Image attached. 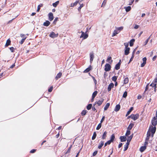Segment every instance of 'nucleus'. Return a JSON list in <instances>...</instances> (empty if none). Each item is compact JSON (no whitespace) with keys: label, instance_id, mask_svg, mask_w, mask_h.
Here are the masks:
<instances>
[{"label":"nucleus","instance_id":"nucleus-42","mask_svg":"<svg viewBox=\"0 0 157 157\" xmlns=\"http://www.w3.org/2000/svg\"><path fill=\"white\" fill-rule=\"evenodd\" d=\"M87 113V111L86 110H83L82 113L81 114L82 116L85 115Z\"/></svg>","mask_w":157,"mask_h":157},{"label":"nucleus","instance_id":"nucleus-49","mask_svg":"<svg viewBox=\"0 0 157 157\" xmlns=\"http://www.w3.org/2000/svg\"><path fill=\"white\" fill-rule=\"evenodd\" d=\"M84 5L82 4L80 5V6L78 8V11H80L81 8Z\"/></svg>","mask_w":157,"mask_h":157},{"label":"nucleus","instance_id":"nucleus-11","mask_svg":"<svg viewBox=\"0 0 157 157\" xmlns=\"http://www.w3.org/2000/svg\"><path fill=\"white\" fill-rule=\"evenodd\" d=\"M130 50L129 48H125L124 54L125 55H127L129 54Z\"/></svg>","mask_w":157,"mask_h":157},{"label":"nucleus","instance_id":"nucleus-12","mask_svg":"<svg viewBox=\"0 0 157 157\" xmlns=\"http://www.w3.org/2000/svg\"><path fill=\"white\" fill-rule=\"evenodd\" d=\"M114 84L113 83H111L108 86V90L109 91L111 90V88L113 87Z\"/></svg>","mask_w":157,"mask_h":157},{"label":"nucleus","instance_id":"nucleus-34","mask_svg":"<svg viewBox=\"0 0 157 157\" xmlns=\"http://www.w3.org/2000/svg\"><path fill=\"white\" fill-rule=\"evenodd\" d=\"M59 1H57L55 3H53L52 5L54 7H56L59 4Z\"/></svg>","mask_w":157,"mask_h":157},{"label":"nucleus","instance_id":"nucleus-22","mask_svg":"<svg viewBox=\"0 0 157 157\" xmlns=\"http://www.w3.org/2000/svg\"><path fill=\"white\" fill-rule=\"evenodd\" d=\"M124 9L125 10L126 12H128L131 10V6H128L127 7H124Z\"/></svg>","mask_w":157,"mask_h":157},{"label":"nucleus","instance_id":"nucleus-21","mask_svg":"<svg viewBox=\"0 0 157 157\" xmlns=\"http://www.w3.org/2000/svg\"><path fill=\"white\" fill-rule=\"evenodd\" d=\"M146 148V147L145 146H142L140 148V151L141 152H143Z\"/></svg>","mask_w":157,"mask_h":157},{"label":"nucleus","instance_id":"nucleus-1","mask_svg":"<svg viewBox=\"0 0 157 157\" xmlns=\"http://www.w3.org/2000/svg\"><path fill=\"white\" fill-rule=\"evenodd\" d=\"M156 128L155 127H153L151 126L149 127V131L151 132V135L153 136L154 134L155 133L156 131Z\"/></svg>","mask_w":157,"mask_h":157},{"label":"nucleus","instance_id":"nucleus-28","mask_svg":"<svg viewBox=\"0 0 157 157\" xmlns=\"http://www.w3.org/2000/svg\"><path fill=\"white\" fill-rule=\"evenodd\" d=\"M78 1H76L74 3H71V4L70 6L71 7H73L75 6H76L78 3Z\"/></svg>","mask_w":157,"mask_h":157},{"label":"nucleus","instance_id":"nucleus-60","mask_svg":"<svg viewBox=\"0 0 157 157\" xmlns=\"http://www.w3.org/2000/svg\"><path fill=\"white\" fill-rule=\"evenodd\" d=\"M93 79L94 81V82L95 84V85H96L97 83V81L94 77L93 78Z\"/></svg>","mask_w":157,"mask_h":157},{"label":"nucleus","instance_id":"nucleus-24","mask_svg":"<svg viewBox=\"0 0 157 157\" xmlns=\"http://www.w3.org/2000/svg\"><path fill=\"white\" fill-rule=\"evenodd\" d=\"M134 126V124L132 123L130 124L129 126H128V127L127 128V130H130L132 127Z\"/></svg>","mask_w":157,"mask_h":157},{"label":"nucleus","instance_id":"nucleus-43","mask_svg":"<svg viewBox=\"0 0 157 157\" xmlns=\"http://www.w3.org/2000/svg\"><path fill=\"white\" fill-rule=\"evenodd\" d=\"M101 123H100L98 124V126H97V128H96V129L97 130H99L100 128H101Z\"/></svg>","mask_w":157,"mask_h":157},{"label":"nucleus","instance_id":"nucleus-7","mask_svg":"<svg viewBox=\"0 0 157 157\" xmlns=\"http://www.w3.org/2000/svg\"><path fill=\"white\" fill-rule=\"evenodd\" d=\"M58 36V34H56L54 32H52L50 34L49 36L52 38H55L57 37Z\"/></svg>","mask_w":157,"mask_h":157},{"label":"nucleus","instance_id":"nucleus-59","mask_svg":"<svg viewBox=\"0 0 157 157\" xmlns=\"http://www.w3.org/2000/svg\"><path fill=\"white\" fill-rule=\"evenodd\" d=\"M148 41V40H147L145 41V42H144V45L145 46V45H146L147 44V43Z\"/></svg>","mask_w":157,"mask_h":157},{"label":"nucleus","instance_id":"nucleus-30","mask_svg":"<svg viewBox=\"0 0 157 157\" xmlns=\"http://www.w3.org/2000/svg\"><path fill=\"white\" fill-rule=\"evenodd\" d=\"M133 134H132L130 136H128L127 140V141L128 142V141L130 142V141H131V140L133 137Z\"/></svg>","mask_w":157,"mask_h":157},{"label":"nucleus","instance_id":"nucleus-26","mask_svg":"<svg viewBox=\"0 0 157 157\" xmlns=\"http://www.w3.org/2000/svg\"><path fill=\"white\" fill-rule=\"evenodd\" d=\"M135 40L134 39H132L130 41L129 45L130 46H132L133 45L134 42H135Z\"/></svg>","mask_w":157,"mask_h":157},{"label":"nucleus","instance_id":"nucleus-45","mask_svg":"<svg viewBox=\"0 0 157 157\" xmlns=\"http://www.w3.org/2000/svg\"><path fill=\"white\" fill-rule=\"evenodd\" d=\"M127 95V91H125L123 95V97L124 98H126Z\"/></svg>","mask_w":157,"mask_h":157},{"label":"nucleus","instance_id":"nucleus-57","mask_svg":"<svg viewBox=\"0 0 157 157\" xmlns=\"http://www.w3.org/2000/svg\"><path fill=\"white\" fill-rule=\"evenodd\" d=\"M104 119H105V117L104 116H103L101 121H100V123H102V122L103 121H104Z\"/></svg>","mask_w":157,"mask_h":157},{"label":"nucleus","instance_id":"nucleus-55","mask_svg":"<svg viewBox=\"0 0 157 157\" xmlns=\"http://www.w3.org/2000/svg\"><path fill=\"white\" fill-rule=\"evenodd\" d=\"M53 86H51L48 89V91L49 92H51L52 90V89H53Z\"/></svg>","mask_w":157,"mask_h":157},{"label":"nucleus","instance_id":"nucleus-2","mask_svg":"<svg viewBox=\"0 0 157 157\" xmlns=\"http://www.w3.org/2000/svg\"><path fill=\"white\" fill-rule=\"evenodd\" d=\"M152 124L154 126L157 124V117H154L152 120Z\"/></svg>","mask_w":157,"mask_h":157},{"label":"nucleus","instance_id":"nucleus-61","mask_svg":"<svg viewBox=\"0 0 157 157\" xmlns=\"http://www.w3.org/2000/svg\"><path fill=\"white\" fill-rule=\"evenodd\" d=\"M97 152H98L97 151H95L93 153V155L94 156H95L97 154Z\"/></svg>","mask_w":157,"mask_h":157},{"label":"nucleus","instance_id":"nucleus-32","mask_svg":"<svg viewBox=\"0 0 157 157\" xmlns=\"http://www.w3.org/2000/svg\"><path fill=\"white\" fill-rule=\"evenodd\" d=\"M133 107H131L130 108V109H129V110L127 112V114H126V116H127L133 110Z\"/></svg>","mask_w":157,"mask_h":157},{"label":"nucleus","instance_id":"nucleus-63","mask_svg":"<svg viewBox=\"0 0 157 157\" xmlns=\"http://www.w3.org/2000/svg\"><path fill=\"white\" fill-rule=\"evenodd\" d=\"M36 151V150L35 149H33L30 151V152L31 153H33Z\"/></svg>","mask_w":157,"mask_h":157},{"label":"nucleus","instance_id":"nucleus-10","mask_svg":"<svg viewBox=\"0 0 157 157\" xmlns=\"http://www.w3.org/2000/svg\"><path fill=\"white\" fill-rule=\"evenodd\" d=\"M121 60H120L119 62L115 65V68L116 70H118L120 69L121 65Z\"/></svg>","mask_w":157,"mask_h":157},{"label":"nucleus","instance_id":"nucleus-53","mask_svg":"<svg viewBox=\"0 0 157 157\" xmlns=\"http://www.w3.org/2000/svg\"><path fill=\"white\" fill-rule=\"evenodd\" d=\"M58 17L56 18H55V19H54V21H53L54 24H56V22L58 21Z\"/></svg>","mask_w":157,"mask_h":157},{"label":"nucleus","instance_id":"nucleus-23","mask_svg":"<svg viewBox=\"0 0 157 157\" xmlns=\"http://www.w3.org/2000/svg\"><path fill=\"white\" fill-rule=\"evenodd\" d=\"M11 43V41L10 39H8L6 43V44H5V46L6 47H7L8 46L10 45Z\"/></svg>","mask_w":157,"mask_h":157},{"label":"nucleus","instance_id":"nucleus-62","mask_svg":"<svg viewBox=\"0 0 157 157\" xmlns=\"http://www.w3.org/2000/svg\"><path fill=\"white\" fill-rule=\"evenodd\" d=\"M14 48L13 47H11L10 48V50L11 52H13Z\"/></svg>","mask_w":157,"mask_h":157},{"label":"nucleus","instance_id":"nucleus-47","mask_svg":"<svg viewBox=\"0 0 157 157\" xmlns=\"http://www.w3.org/2000/svg\"><path fill=\"white\" fill-rule=\"evenodd\" d=\"M117 79V77L116 76H113L112 78V80L113 81L116 82Z\"/></svg>","mask_w":157,"mask_h":157},{"label":"nucleus","instance_id":"nucleus-38","mask_svg":"<svg viewBox=\"0 0 157 157\" xmlns=\"http://www.w3.org/2000/svg\"><path fill=\"white\" fill-rule=\"evenodd\" d=\"M92 106V105L91 104H89L88 105L86 106V109L87 110H90Z\"/></svg>","mask_w":157,"mask_h":157},{"label":"nucleus","instance_id":"nucleus-51","mask_svg":"<svg viewBox=\"0 0 157 157\" xmlns=\"http://www.w3.org/2000/svg\"><path fill=\"white\" fill-rule=\"evenodd\" d=\"M124 45L125 47V48H128V43H124Z\"/></svg>","mask_w":157,"mask_h":157},{"label":"nucleus","instance_id":"nucleus-35","mask_svg":"<svg viewBox=\"0 0 157 157\" xmlns=\"http://www.w3.org/2000/svg\"><path fill=\"white\" fill-rule=\"evenodd\" d=\"M116 29L120 33L121 31L123 29V27L121 26L119 27H117L116 28Z\"/></svg>","mask_w":157,"mask_h":157},{"label":"nucleus","instance_id":"nucleus-16","mask_svg":"<svg viewBox=\"0 0 157 157\" xmlns=\"http://www.w3.org/2000/svg\"><path fill=\"white\" fill-rule=\"evenodd\" d=\"M107 133V132L106 131L104 132V133L102 136V138H101V139L102 140H104L106 139Z\"/></svg>","mask_w":157,"mask_h":157},{"label":"nucleus","instance_id":"nucleus-37","mask_svg":"<svg viewBox=\"0 0 157 157\" xmlns=\"http://www.w3.org/2000/svg\"><path fill=\"white\" fill-rule=\"evenodd\" d=\"M151 132L148 130L147 134V139H148V137L150 136L151 135Z\"/></svg>","mask_w":157,"mask_h":157},{"label":"nucleus","instance_id":"nucleus-48","mask_svg":"<svg viewBox=\"0 0 157 157\" xmlns=\"http://www.w3.org/2000/svg\"><path fill=\"white\" fill-rule=\"evenodd\" d=\"M26 37H25V38L22 39H21V41L20 42V43L21 44H22L23 43V42H24L25 40L26 39Z\"/></svg>","mask_w":157,"mask_h":157},{"label":"nucleus","instance_id":"nucleus-31","mask_svg":"<svg viewBox=\"0 0 157 157\" xmlns=\"http://www.w3.org/2000/svg\"><path fill=\"white\" fill-rule=\"evenodd\" d=\"M107 61L110 63H111L113 62V60H112V57L110 56L108 57Z\"/></svg>","mask_w":157,"mask_h":157},{"label":"nucleus","instance_id":"nucleus-20","mask_svg":"<svg viewBox=\"0 0 157 157\" xmlns=\"http://www.w3.org/2000/svg\"><path fill=\"white\" fill-rule=\"evenodd\" d=\"M50 24V22L48 21H46L43 23V25L46 26H48Z\"/></svg>","mask_w":157,"mask_h":157},{"label":"nucleus","instance_id":"nucleus-58","mask_svg":"<svg viewBox=\"0 0 157 157\" xmlns=\"http://www.w3.org/2000/svg\"><path fill=\"white\" fill-rule=\"evenodd\" d=\"M20 36L21 37H23V38H25V37H26V36H25V35L22 34H20Z\"/></svg>","mask_w":157,"mask_h":157},{"label":"nucleus","instance_id":"nucleus-40","mask_svg":"<svg viewBox=\"0 0 157 157\" xmlns=\"http://www.w3.org/2000/svg\"><path fill=\"white\" fill-rule=\"evenodd\" d=\"M43 6V4H40L37 7V12H39V10H40V8L41 7H42Z\"/></svg>","mask_w":157,"mask_h":157},{"label":"nucleus","instance_id":"nucleus-9","mask_svg":"<svg viewBox=\"0 0 157 157\" xmlns=\"http://www.w3.org/2000/svg\"><path fill=\"white\" fill-rule=\"evenodd\" d=\"M48 19L50 21H52L54 18L53 14L52 13H50L48 14Z\"/></svg>","mask_w":157,"mask_h":157},{"label":"nucleus","instance_id":"nucleus-3","mask_svg":"<svg viewBox=\"0 0 157 157\" xmlns=\"http://www.w3.org/2000/svg\"><path fill=\"white\" fill-rule=\"evenodd\" d=\"M81 33H82V34L80 37V38L82 37L83 40L85 39L88 37V34H86V33H85L84 32H82V31L81 32Z\"/></svg>","mask_w":157,"mask_h":157},{"label":"nucleus","instance_id":"nucleus-14","mask_svg":"<svg viewBox=\"0 0 157 157\" xmlns=\"http://www.w3.org/2000/svg\"><path fill=\"white\" fill-rule=\"evenodd\" d=\"M90 62L91 63L93 61L94 58V55L93 53H90Z\"/></svg>","mask_w":157,"mask_h":157},{"label":"nucleus","instance_id":"nucleus-41","mask_svg":"<svg viewBox=\"0 0 157 157\" xmlns=\"http://www.w3.org/2000/svg\"><path fill=\"white\" fill-rule=\"evenodd\" d=\"M96 135H96V132H94L92 138V140H94L95 139V138H96Z\"/></svg>","mask_w":157,"mask_h":157},{"label":"nucleus","instance_id":"nucleus-33","mask_svg":"<svg viewBox=\"0 0 157 157\" xmlns=\"http://www.w3.org/2000/svg\"><path fill=\"white\" fill-rule=\"evenodd\" d=\"M128 77L126 78H124V84H127L128 82Z\"/></svg>","mask_w":157,"mask_h":157},{"label":"nucleus","instance_id":"nucleus-4","mask_svg":"<svg viewBox=\"0 0 157 157\" xmlns=\"http://www.w3.org/2000/svg\"><path fill=\"white\" fill-rule=\"evenodd\" d=\"M104 100L103 98H101L98 101L95 102L94 104V106H95L96 104H97L98 106L100 105L103 102Z\"/></svg>","mask_w":157,"mask_h":157},{"label":"nucleus","instance_id":"nucleus-5","mask_svg":"<svg viewBox=\"0 0 157 157\" xmlns=\"http://www.w3.org/2000/svg\"><path fill=\"white\" fill-rule=\"evenodd\" d=\"M139 116L138 114H136L135 115L132 114L129 117L134 120L135 121L138 118Z\"/></svg>","mask_w":157,"mask_h":157},{"label":"nucleus","instance_id":"nucleus-44","mask_svg":"<svg viewBox=\"0 0 157 157\" xmlns=\"http://www.w3.org/2000/svg\"><path fill=\"white\" fill-rule=\"evenodd\" d=\"M130 133H131V132H130V130H127V131L126 132V134H125V136H128V135H129L130 134Z\"/></svg>","mask_w":157,"mask_h":157},{"label":"nucleus","instance_id":"nucleus-39","mask_svg":"<svg viewBox=\"0 0 157 157\" xmlns=\"http://www.w3.org/2000/svg\"><path fill=\"white\" fill-rule=\"evenodd\" d=\"M98 93V92L97 91H95L92 94V97H93V98H94L96 95H97Z\"/></svg>","mask_w":157,"mask_h":157},{"label":"nucleus","instance_id":"nucleus-27","mask_svg":"<svg viewBox=\"0 0 157 157\" xmlns=\"http://www.w3.org/2000/svg\"><path fill=\"white\" fill-rule=\"evenodd\" d=\"M110 105V103H107L104 108V109L105 110H107Z\"/></svg>","mask_w":157,"mask_h":157},{"label":"nucleus","instance_id":"nucleus-15","mask_svg":"<svg viewBox=\"0 0 157 157\" xmlns=\"http://www.w3.org/2000/svg\"><path fill=\"white\" fill-rule=\"evenodd\" d=\"M119 33V32L117 29H116L113 32V33L112 34V36L113 37L115 35H116L117 34H118V33Z\"/></svg>","mask_w":157,"mask_h":157},{"label":"nucleus","instance_id":"nucleus-25","mask_svg":"<svg viewBox=\"0 0 157 157\" xmlns=\"http://www.w3.org/2000/svg\"><path fill=\"white\" fill-rule=\"evenodd\" d=\"M104 144V142L103 141H101V143L99 144V145L98 146V148L99 149H101L102 146Z\"/></svg>","mask_w":157,"mask_h":157},{"label":"nucleus","instance_id":"nucleus-19","mask_svg":"<svg viewBox=\"0 0 157 157\" xmlns=\"http://www.w3.org/2000/svg\"><path fill=\"white\" fill-rule=\"evenodd\" d=\"M150 86L154 87L155 91H156V83H151L149 86Z\"/></svg>","mask_w":157,"mask_h":157},{"label":"nucleus","instance_id":"nucleus-52","mask_svg":"<svg viewBox=\"0 0 157 157\" xmlns=\"http://www.w3.org/2000/svg\"><path fill=\"white\" fill-rule=\"evenodd\" d=\"M134 0H131V1L129 2L128 5L131 6V5L134 2Z\"/></svg>","mask_w":157,"mask_h":157},{"label":"nucleus","instance_id":"nucleus-8","mask_svg":"<svg viewBox=\"0 0 157 157\" xmlns=\"http://www.w3.org/2000/svg\"><path fill=\"white\" fill-rule=\"evenodd\" d=\"M142 60L143 63L141 64V67H144L146 63L147 58L146 57H144L143 58Z\"/></svg>","mask_w":157,"mask_h":157},{"label":"nucleus","instance_id":"nucleus-18","mask_svg":"<svg viewBox=\"0 0 157 157\" xmlns=\"http://www.w3.org/2000/svg\"><path fill=\"white\" fill-rule=\"evenodd\" d=\"M62 75V73L60 72L58 73L55 77V78L56 80H57L59 78H60Z\"/></svg>","mask_w":157,"mask_h":157},{"label":"nucleus","instance_id":"nucleus-50","mask_svg":"<svg viewBox=\"0 0 157 157\" xmlns=\"http://www.w3.org/2000/svg\"><path fill=\"white\" fill-rule=\"evenodd\" d=\"M128 146L127 145H126V144L125 145L124 147V151H126L128 149Z\"/></svg>","mask_w":157,"mask_h":157},{"label":"nucleus","instance_id":"nucleus-36","mask_svg":"<svg viewBox=\"0 0 157 157\" xmlns=\"http://www.w3.org/2000/svg\"><path fill=\"white\" fill-rule=\"evenodd\" d=\"M115 136L113 134H112L111 136V137H110V140L112 142H113V141L114 140V139H115Z\"/></svg>","mask_w":157,"mask_h":157},{"label":"nucleus","instance_id":"nucleus-29","mask_svg":"<svg viewBox=\"0 0 157 157\" xmlns=\"http://www.w3.org/2000/svg\"><path fill=\"white\" fill-rule=\"evenodd\" d=\"M91 66H90L89 67L87 68L84 71V73H87L91 70Z\"/></svg>","mask_w":157,"mask_h":157},{"label":"nucleus","instance_id":"nucleus-46","mask_svg":"<svg viewBox=\"0 0 157 157\" xmlns=\"http://www.w3.org/2000/svg\"><path fill=\"white\" fill-rule=\"evenodd\" d=\"M106 0H104V1L103 2L102 4V5L101 6V7H104L106 4Z\"/></svg>","mask_w":157,"mask_h":157},{"label":"nucleus","instance_id":"nucleus-6","mask_svg":"<svg viewBox=\"0 0 157 157\" xmlns=\"http://www.w3.org/2000/svg\"><path fill=\"white\" fill-rule=\"evenodd\" d=\"M111 66L108 63H106L105 65L104 70L106 71H108L111 69Z\"/></svg>","mask_w":157,"mask_h":157},{"label":"nucleus","instance_id":"nucleus-17","mask_svg":"<svg viewBox=\"0 0 157 157\" xmlns=\"http://www.w3.org/2000/svg\"><path fill=\"white\" fill-rule=\"evenodd\" d=\"M120 139L121 140V141L122 142L125 141L127 139L126 137L124 136H120Z\"/></svg>","mask_w":157,"mask_h":157},{"label":"nucleus","instance_id":"nucleus-54","mask_svg":"<svg viewBox=\"0 0 157 157\" xmlns=\"http://www.w3.org/2000/svg\"><path fill=\"white\" fill-rule=\"evenodd\" d=\"M134 55L132 54V56L129 60V62H131V61H132V60L134 58Z\"/></svg>","mask_w":157,"mask_h":157},{"label":"nucleus","instance_id":"nucleus-64","mask_svg":"<svg viewBox=\"0 0 157 157\" xmlns=\"http://www.w3.org/2000/svg\"><path fill=\"white\" fill-rule=\"evenodd\" d=\"M154 83H156L157 82V78H155L154 80Z\"/></svg>","mask_w":157,"mask_h":157},{"label":"nucleus","instance_id":"nucleus-56","mask_svg":"<svg viewBox=\"0 0 157 157\" xmlns=\"http://www.w3.org/2000/svg\"><path fill=\"white\" fill-rule=\"evenodd\" d=\"M140 26L139 25H136L134 27V28L135 29H138L139 27Z\"/></svg>","mask_w":157,"mask_h":157},{"label":"nucleus","instance_id":"nucleus-13","mask_svg":"<svg viewBox=\"0 0 157 157\" xmlns=\"http://www.w3.org/2000/svg\"><path fill=\"white\" fill-rule=\"evenodd\" d=\"M120 107H121V106H120V105L119 104H118V105H117L116 106H115V107L114 109V111L116 112H117L120 109Z\"/></svg>","mask_w":157,"mask_h":157}]
</instances>
